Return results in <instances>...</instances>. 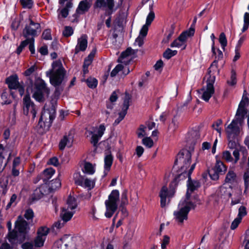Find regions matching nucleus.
I'll return each mask as SVG.
<instances>
[{
    "instance_id": "f704fd0d",
    "label": "nucleus",
    "mask_w": 249,
    "mask_h": 249,
    "mask_svg": "<svg viewBox=\"0 0 249 249\" xmlns=\"http://www.w3.org/2000/svg\"><path fill=\"white\" fill-rule=\"evenodd\" d=\"M55 173V170L52 168H48L45 170L42 174L43 180L46 181L50 179Z\"/></svg>"
},
{
    "instance_id": "69168bd1",
    "label": "nucleus",
    "mask_w": 249,
    "mask_h": 249,
    "mask_svg": "<svg viewBox=\"0 0 249 249\" xmlns=\"http://www.w3.org/2000/svg\"><path fill=\"white\" fill-rule=\"evenodd\" d=\"M241 219H240V218L236 217L232 222L231 226V230H234L235 229L239 224V223L241 222Z\"/></svg>"
},
{
    "instance_id": "680f3d73",
    "label": "nucleus",
    "mask_w": 249,
    "mask_h": 249,
    "mask_svg": "<svg viewBox=\"0 0 249 249\" xmlns=\"http://www.w3.org/2000/svg\"><path fill=\"white\" fill-rule=\"evenodd\" d=\"M42 36L45 40L52 39L51 30L49 29L45 30L42 33Z\"/></svg>"
},
{
    "instance_id": "aec40b11",
    "label": "nucleus",
    "mask_w": 249,
    "mask_h": 249,
    "mask_svg": "<svg viewBox=\"0 0 249 249\" xmlns=\"http://www.w3.org/2000/svg\"><path fill=\"white\" fill-rule=\"evenodd\" d=\"M129 100L128 99H125L124 101L122 110L119 113V117L115 120L114 125L118 124L120 122L123 120L127 113V110L129 107Z\"/></svg>"
},
{
    "instance_id": "774afa93",
    "label": "nucleus",
    "mask_w": 249,
    "mask_h": 249,
    "mask_svg": "<svg viewBox=\"0 0 249 249\" xmlns=\"http://www.w3.org/2000/svg\"><path fill=\"white\" fill-rule=\"evenodd\" d=\"M61 186L60 180L59 178H56L54 180L52 181V187L53 189L59 188Z\"/></svg>"
},
{
    "instance_id": "09e8293b",
    "label": "nucleus",
    "mask_w": 249,
    "mask_h": 249,
    "mask_svg": "<svg viewBox=\"0 0 249 249\" xmlns=\"http://www.w3.org/2000/svg\"><path fill=\"white\" fill-rule=\"evenodd\" d=\"M9 95L8 94V93L5 91L4 90L1 95V98L2 100V104H9L11 103V101L10 99H9Z\"/></svg>"
},
{
    "instance_id": "0eeeda50",
    "label": "nucleus",
    "mask_w": 249,
    "mask_h": 249,
    "mask_svg": "<svg viewBox=\"0 0 249 249\" xmlns=\"http://www.w3.org/2000/svg\"><path fill=\"white\" fill-rule=\"evenodd\" d=\"M55 115V110L53 107L47 108L45 106L38 122V126L44 130H48L51 126Z\"/></svg>"
},
{
    "instance_id": "7ed1b4c3",
    "label": "nucleus",
    "mask_w": 249,
    "mask_h": 249,
    "mask_svg": "<svg viewBox=\"0 0 249 249\" xmlns=\"http://www.w3.org/2000/svg\"><path fill=\"white\" fill-rule=\"evenodd\" d=\"M134 50L131 48H127L125 51L123 52L121 56L118 58V62L122 63L118 64L111 71L110 76L114 77L118 74L121 77L125 76L130 72V70L127 65L133 57V55L135 53Z\"/></svg>"
},
{
    "instance_id": "2f4dec72",
    "label": "nucleus",
    "mask_w": 249,
    "mask_h": 249,
    "mask_svg": "<svg viewBox=\"0 0 249 249\" xmlns=\"http://www.w3.org/2000/svg\"><path fill=\"white\" fill-rule=\"evenodd\" d=\"M175 25L174 24H172L168 31H167V34L165 35V37L163 39L162 42L163 43H167L169 42V40H170L174 32V29H175Z\"/></svg>"
},
{
    "instance_id": "6e6552de",
    "label": "nucleus",
    "mask_w": 249,
    "mask_h": 249,
    "mask_svg": "<svg viewBox=\"0 0 249 249\" xmlns=\"http://www.w3.org/2000/svg\"><path fill=\"white\" fill-rule=\"evenodd\" d=\"M75 238L71 235H65L54 243L58 249H76Z\"/></svg>"
},
{
    "instance_id": "473e14b6",
    "label": "nucleus",
    "mask_w": 249,
    "mask_h": 249,
    "mask_svg": "<svg viewBox=\"0 0 249 249\" xmlns=\"http://www.w3.org/2000/svg\"><path fill=\"white\" fill-rule=\"evenodd\" d=\"M241 105L238 106V109L234 119L238 120L240 123L243 119L245 114L246 113L245 108L243 107H241Z\"/></svg>"
},
{
    "instance_id": "49530a36",
    "label": "nucleus",
    "mask_w": 249,
    "mask_h": 249,
    "mask_svg": "<svg viewBox=\"0 0 249 249\" xmlns=\"http://www.w3.org/2000/svg\"><path fill=\"white\" fill-rule=\"evenodd\" d=\"M235 173L232 171H229L226 175L225 181L227 183H232L235 179Z\"/></svg>"
},
{
    "instance_id": "37998d69",
    "label": "nucleus",
    "mask_w": 249,
    "mask_h": 249,
    "mask_svg": "<svg viewBox=\"0 0 249 249\" xmlns=\"http://www.w3.org/2000/svg\"><path fill=\"white\" fill-rule=\"evenodd\" d=\"M177 53V51L176 50H172L170 49H167L164 52L163 54V56L164 58L169 59L172 57L175 56Z\"/></svg>"
},
{
    "instance_id": "f3484780",
    "label": "nucleus",
    "mask_w": 249,
    "mask_h": 249,
    "mask_svg": "<svg viewBox=\"0 0 249 249\" xmlns=\"http://www.w3.org/2000/svg\"><path fill=\"white\" fill-rule=\"evenodd\" d=\"M29 229L27 222L21 216H19L15 222V230L20 233H25Z\"/></svg>"
},
{
    "instance_id": "13d9d810",
    "label": "nucleus",
    "mask_w": 249,
    "mask_h": 249,
    "mask_svg": "<svg viewBox=\"0 0 249 249\" xmlns=\"http://www.w3.org/2000/svg\"><path fill=\"white\" fill-rule=\"evenodd\" d=\"M94 57V54L90 53L85 59L83 66L88 67L91 63Z\"/></svg>"
},
{
    "instance_id": "423d86ee",
    "label": "nucleus",
    "mask_w": 249,
    "mask_h": 249,
    "mask_svg": "<svg viewBox=\"0 0 249 249\" xmlns=\"http://www.w3.org/2000/svg\"><path fill=\"white\" fill-rule=\"evenodd\" d=\"M119 198L120 193L117 190H113L109 194L108 199L105 202L106 209L105 215L106 217L110 218L116 211Z\"/></svg>"
},
{
    "instance_id": "e433bc0d",
    "label": "nucleus",
    "mask_w": 249,
    "mask_h": 249,
    "mask_svg": "<svg viewBox=\"0 0 249 249\" xmlns=\"http://www.w3.org/2000/svg\"><path fill=\"white\" fill-rule=\"evenodd\" d=\"M242 151L243 153H245L246 154H247V150L245 149V148L243 147H241L239 149H236L234 150L233 152V155L234 157V163H236L237 162V161L239 160L240 158V154L239 152Z\"/></svg>"
},
{
    "instance_id": "3c124183",
    "label": "nucleus",
    "mask_w": 249,
    "mask_h": 249,
    "mask_svg": "<svg viewBox=\"0 0 249 249\" xmlns=\"http://www.w3.org/2000/svg\"><path fill=\"white\" fill-rule=\"evenodd\" d=\"M29 44L28 38H26L25 40L22 41L16 50V53L19 54L23 51L24 48Z\"/></svg>"
},
{
    "instance_id": "bb28decb",
    "label": "nucleus",
    "mask_w": 249,
    "mask_h": 249,
    "mask_svg": "<svg viewBox=\"0 0 249 249\" xmlns=\"http://www.w3.org/2000/svg\"><path fill=\"white\" fill-rule=\"evenodd\" d=\"M7 226L9 232L7 235V239L9 242L12 244H16L17 240V233L15 230L11 231L12 229V223L10 221L7 223Z\"/></svg>"
},
{
    "instance_id": "de8ad7c7",
    "label": "nucleus",
    "mask_w": 249,
    "mask_h": 249,
    "mask_svg": "<svg viewBox=\"0 0 249 249\" xmlns=\"http://www.w3.org/2000/svg\"><path fill=\"white\" fill-rule=\"evenodd\" d=\"M74 32L73 29L71 26H65L62 32L63 36L65 37L71 36Z\"/></svg>"
},
{
    "instance_id": "5fc2aeb1",
    "label": "nucleus",
    "mask_w": 249,
    "mask_h": 249,
    "mask_svg": "<svg viewBox=\"0 0 249 249\" xmlns=\"http://www.w3.org/2000/svg\"><path fill=\"white\" fill-rule=\"evenodd\" d=\"M222 158L227 162H231L233 160L231 153L228 151H225L223 152Z\"/></svg>"
},
{
    "instance_id": "a211bd4d",
    "label": "nucleus",
    "mask_w": 249,
    "mask_h": 249,
    "mask_svg": "<svg viewBox=\"0 0 249 249\" xmlns=\"http://www.w3.org/2000/svg\"><path fill=\"white\" fill-rule=\"evenodd\" d=\"M95 6L97 7H106L107 8V12L109 15H111L113 12V8L114 6L113 0H97Z\"/></svg>"
},
{
    "instance_id": "4d7b16f0",
    "label": "nucleus",
    "mask_w": 249,
    "mask_h": 249,
    "mask_svg": "<svg viewBox=\"0 0 249 249\" xmlns=\"http://www.w3.org/2000/svg\"><path fill=\"white\" fill-rule=\"evenodd\" d=\"M17 198V196L16 194H13L11 196L10 201L7 204V205L6 206V209H9L11 207V206L12 205H14V206L16 205V204L17 203V201H16Z\"/></svg>"
},
{
    "instance_id": "bf43d9fd",
    "label": "nucleus",
    "mask_w": 249,
    "mask_h": 249,
    "mask_svg": "<svg viewBox=\"0 0 249 249\" xmlns=\"http://www.w3.org/2000/svg\"><path fill=\"white\" fill-rule=\"evenodd\" d=\"M247 214L246 209L245 207L241 206L238 210V214L237 217L240 218L242 220V217Z\"/></svg>"
},
{
    "instance_id": "6ab92c4d",
    "label": "nucleus",
    "mask_w": 249,
    "mask_h": 249,
    "mask_svg": "<svg viewBox=\"0 0 249 249\" xmlns=\"http://www.w3.org/2000/svg\"><path fill=\"white\" fill-rule=\"evenodd\" d=\"M87 36L85 35H82L77 40V43L74 49L75 54L78 53L80 51H84L87 48L88 40Z\"/></svg>"
},
{
    "instance_id": "f257e3e1",
    "label": "nucleus",
    "mask_w": 249,
    "mask_h": 249,
    "mask_svg": "<svg viewBox=\"0 0 249 249\" xmlns=\"http://www.w3.org/2000/svg\"><path fill=\"white\" fill-rule=\"evenodd\" d=\"M191 159V152L186 149H183L178 154L175 161V164L178 165L180 167L178 176L175 178V181H178L184 179L186 178H188L186 197L183 199L187 201H190L191 193L200 186L198 181L191 180V175L196 166V163H193L190 166Z\"/></svg>"
},
{
    "instance_id": "72a5a7b5",
    "label": "nucleus",
    "mask_w": 249,
    "mask_h": 249,
    "mask_svg": "<svg viewBox=\"0 0 249 249\" xmlns=\"http://www.w3.org/2000/svg\"><path fill=\"white\" fill-rule=\"evenodd\" d=\"M218 194L221 196H224L225 197H231V188L230 187H227L225 186H222L219 189Z\"/></svg>"
},
{
    "instance_id": "864d4df0",
    "label": "nucleus",
    "mask_w": 249,
    "mask_h": 249,
    "mask_svg": "<svg viewBox=\"0 0 249 249\" xmlns=\"http://www.w3.org/2000/svg\"><path fill=\"white\" fill-rule=\"evenodd\" d=\"M142 143L148 148H151L153 145V141L150 137H146L142 139Z\"/></svg>"
},
{
    "instance_id": "58836bf2",
    "label": "nucleus",
    "mask_w": 249,
    "mask_h": 249,
    "mask_svg": "<svg viewBox=\"0 0 249 249\" xmlns=\"http://www.w3.org/2000/svg\"><path fill=\"white\" fill-rule=\"evenodd\" d=\"M188 138L190 140L195 141L200 138V134L197 130H192L188 134Z\"/></svg>"
},
{
    "instance_id": "4be33fe9",
    "label": "nucleus",
    "mask_w": 249,
    "mask_h": 249,
    "mask_svg": "<svg viewBox=\"0 0 249 249\" xmlns=\"http://www.w3.org/2000/svg\"><path fill=\"white\" fill-rule=\"evenodd\" d=\"M6 83L10 89H16L19 87L20 84L18 82V77L17 75H11L6 79Z\"/></svg>"
},
{
    "instance_id": "6e6d98bb",
    "label": "nucleus",
    "mask_w": 249,
    "mask_h": 249,
    "mask_svg": "<svg viewBox=\"0 0 249 249\" xmlns=\"http://www.w3.org/2000/svg\"><path fill=\"white\" fill-rule=\"evenodd\" d=\"M20 2L24 8H31L33 5V0H20Z\"/></svg>"
},
{
    "instance_id": "f8f14e48",
    "label": "nucleus",
    "mask_w": 249,
    "mask_h": 249,
    "mask_svg": "<svg viewBox=\"0 0 249 249\" xmlns=\"http://www.w3.org/2000/svg\"><path fill=\"white\" fill-rule=\"evenodd\" d=\"M214 82V77L210 76V78L207 80L206 87L201 89L202 92L201 98L206 102L209 100L214 93V89L213 85Z\"/></svg>"
},
{
    "instance_id": "39448f33",
    "label": "nucleus",
    "mask_w": 249,
    "mask_h": 249,
    "mask_svg": "<svg viewBox=\"0 0 249 249\" xmlns=\"http://www.w3.org/2000/svg\"><path fill=\"white\" fill-rule=\"evenodd\" d=\"M195 205L191 201L181 200L178 204V209L174 213V219L178 224L181 225L184 220L188 218V213Z\"/></svg>"
},
{
    "instance_id": "79ce46f5",
    "label": "nucleus",
    "mask_w": 249,
    "mask_h": 249,
    "mask_svg": "<svg viewBox=\"0 0 249 249\" xmlns=\"http://www.w3.org/2000/svg\"><path fill=\"white\" fill-rule=\"evenodd\" d=\"M171 47L182 48V50L186 48V44L183 43L178 38L175 40L170 45Z\"/></svg>"
},
{
    "instance_id": "4c0bfd02",
    "label": "nucleus",
    "mask_w": 249,
    "mask_h": 249,
    "mask_svg": "<svg viewBox=\"0 0 249 249\" xmlns=\"http://www.w3.org/2000/svg\"><path fill=\"white\" fill-rule=\"evenodd\" d=\"M243 26L242 28V32L244 33L247 31L249 27V13L245 12L243 17Z\"/></svg>"
},
{
    "instance_id": "9b49d317",
    "label": "nucleus",
    "mask_w": 249,
    "mask_h": 249,
    "mask_svg": "<svg viewBox=\"0 0 249 249\" xmlns=\"http://www.w3.org/2000/svg\"><path fill=\"white\" fill-rule=\"evenodd\" d=\"M40 32V25L30 20V24L27 25L23 31V36L26 38H31L37 36V32Z\"/></svg>"
},
{
    "instance_id": "ddd939ff",
    "label": "nucleus",
    "mask_w": 249,
    "mask_h": 249,
    "mask_svg": "<svg viewBox=\"0 0 249 249\" xmlns=\"http://www.w3.org/2000/svg\"><path fill=\"white\" fill-rule=\"evenodd\" d=\"M73 178L76 184L81 186L88 190L93 188L95 185V180L88 178L82 177L79 173H75Z\"/></svg>"
},
{
    "instance_id": "a878e982",
    "label": "nucleus",
    "mask_w": 249,
    "mask_h": 249,
    "mask_svg": "<svg viewBox=\"0 0 249 249\" xmlns=\"http://www.w3.org/2000/svg\"><path fill=\"white\" fill-rule=\"evenodd\" d=\"M113 160V156L111 154H107L104 158V176H106L109 171L111 166L112 164Z\"/></svg>"
},
{
    "instance_id": "7c9ffc66",
    "label": "nucleus",
    "mask_w": 249,
    "mask_h": 249,
    "mask_svg": "<svg viewBox=\"0 0 249 249\" xmlns=\"http://www.w3.org/2000/svg\"><path fill=\"white\" fill-rule=\"evenodd\" d=\"M77 202L75 197L69 196L67 201V204L65 207L67 209H68L71 211H74V210L77 207Z\"/></svg>"
},
{
    "instance_id": "ea45409f",
    "label": "nucleus",
    "mask_w": 249,
    "mask_h": 249,
    "mask_svg": "<svg viewBox=\"0 0 249 249\" xmlns=\"http://www.w3.org/2000/svg\"><path fill=\"white\" fill-rule=\"evenodd\" d=\"M218 40L222 50L224 51L225 47L227 45V40L226 35L224 33H221L220 34Z\"/></svg>"
},
{
    "instance_id": "8fccbe9b",
    "label": "nucleus",
    "mask_w": 249,
    "mask_h": 249,
    "mask_svg": "<svg viewBox=\"0 0 249 249\" xmlns=\"http://www.w3.org/2000/svg\"><path fill=\"white\" fill-rule=\"evenodd\" d=\"M86 82L88 86L91 89L96 88L98 84V81L94 78H88Z\"/></svg>"
},
{
    "instance_id": "c756f323",
    "label": "nucleus",
    "mask_w": 249,
    "mask_h": 249,
    "mask_svg": "<svg viewBox=\"0 0 249 249\" xmlns=\"http://www.w3.org/2000/svg\"><path fill=\"white\" fill-rule=\"evenodd\" d=\"M195 33V30L192 28H190L189 30L186 31L182 33L178 37L183 43L186 44V41L188 37L193 36Z\"/></svg>"
},
{
    "instance_id": "f03ea898",
    "label": "nucleus",
    "mask_w": 249,
    "mask_h": 249,
    "mask_svg": "<svg viewBox=\"0 0 249 249\" xmlns=\"http://www.w3.org/2000/svg\"><path fill=\"white\" fill-rule=\"evenodd\" d=\"M27 92L28 94L26 95L23 99L24 113L28 115L30 113L32 115V117L35 118L36 114V107L31 100L30 93H33V97L36 100L41 102L43 100L44 95H48L49 94L50 90L42 79L37 78L34 82L30 81L27 88Z\"/></svg>"
},
{
    "instance_id": "393cba45",
    "label": "nucleus",
    "mask_w": 249,
    "mask_h": 249,
    "mask_svg": "<svg viewBox=\"0 0 249 249\" xmlns=\"http://www.w3.org/2000/svg\"><path fill=\"white\" fill-rule=\"evenodd\" d=\"M75 211H71L64 207L62 209L60 216L64 222H68L72 218Z\"/></svg>"
},
{
    "instance_id": "338daca9",
    "label": "nucleus",
    "mask_w": 249,
    "mask_h": 249,
    "mask_svg": "<svg viewBox=\"0 0 249 249\" xmlns=\"http://www.w3.org/2000/svg\"><path fill=\"white\" fill-rule=\"evenodd\" d=\"M170 238L167 235H164L163 236V239L162 240L161 247L162 249H165L166 248V246L169 244V243Z\"/></svg>"
},
{
    "instance_id": "603ef678",
    "label": "nucleus",
    "mask_w": 249,
    "mask_h": 249,
    "mask_svg": "<svg viewBox=\"0 0 249 249\" xmlns=\"http://www.w3.org/2000/svg\"><path fill=\"white\" fill-rule=\"evenodd\" d=\"M146 128L147 127L143 125H141L140 126L137 132V134L139 138H142L146 135V133L145 132Z\"/></svg>"
},
{
    "instance_id": "5701e85b",
    "label": "nucleus",
    "mask_w": 249,
    "mask_h": 249,
    "mask_svg": "<svg viewBox=\"0 0 249 249\" xmlns=\"http://www.w3.org/2000/svg\"><path fill=\"white\" fill-rule=\"evenodd\" d=\"M91 6V1L84 0L81 1L76 9V12L78 14H84L88 11Z\"/></svg>"
},
{
    "instance_id": "dca6fc26",
    "label": "nucleus",
    "mask_w": 249,
    "mask_h": 249,
    "mask_svg": "<svg viewBox=\"0 0 249 249\" xmlns=\"http://www.w3.org/2000/svg\"><path fill=\"white\" fill-rule=\"evenodd\" d=\"M49 231V229L46 227H41L38 230L37 236L35 240V245L36 247H40L43 246Z\"/></svg>"
},
{
    "instance_id": "1a4fd4ad",
    "label": "nucleus",
    "mask_w": 249,
    "mask_h": 249,
    "mask_svg": "<svg viewBox=\"0 0 249 249\" xmlns=\"http://www.w3.org/2000/svg\"><path fill=\"white\" fill-rule=\"evenodd\" d=\"M106 130L104 124H101L99 127H93L90 130H88L87 133L91 135L90 142L93 146H96L100 139L101 138Z\"/></svg>"
},
{
    "instance_id": "412c9836",
    "label": "nucleus",
    "mask_w": 249,
    "mask_h": 249,
    "mask_svg": "<svg viewBox=\"0 0 249 249\" xmlns=\"http://www.w3.org/2000/svg\"><path fill=\"white\" fill-rule=\"evenodd\" d=\"M73 142V137L71 135L69 134L63 137V139L59 142V149L63 150L66 146L70 147L71 146Z\"/></svg>"
},
{
    "instance_id": "c85d7f7f",
    "label": "nucleus",
    "mask_w": 249,
    "mask_h": 249,
    "mask_svg": "<svg viewBox=\"0 0 249 249\" xmlns=\"http://www.w3.org/2000/svg\"><path fill=\"white\" fill-rule=\"evenodd\" d=\"M82 171L85 173L92 175L95 171V164H92L89 162H85L84 164Z\"/></svg>"
},
{
    "instance_id": "b1692460",
    "label": "nucleus",
    "mask_w": 249,
    "mask_h": 249,
    "mask_svg": "<svg viewBox=\"0 0 249 249\" xmlns=\"http://www.w3.org/2000/svg\"><path fill=\"white\" fill-rule=\"evenodd\" d=\"M47 189V186L45 184L40 186L39 187L36 189L33 193V199L37 200L41 198L43 195L46 193Z\"/></svg>"
},
{
    "instance_id": "c03bdc74",
    "label": "nucleus",
    "mask_w": 249,
    "mask_h": 249,
    "mask_svg": "<svg viewBox=\"0 0 249 249\" xmlns=\"http://www.w3.org/2000/svg\"><path fill=\"white\" fill-rule=\"evenodd\" d=\"M128 204L127 198V191L124 190L121 195L120 206L124 207Z\"/></svg>"
},
{
    "instance_id": "e2e57ef3",
    "label": "nucleus",
    "mask_w": 249,
    "mask_h": 249,
    "mask_svg": "<svg viewBox=\"0 0 249 249\" xmlns=\"http://www.w3.org/2000/svg\"><path fill=\"white\" fill-rule=\"evenodd\" d=\"M244 184L245 186V191L249 186V171L245 173L244 176Z\"/></svg>"
},
{
    "instance_id": "c9c22d12",
    "label": "nucleus",
    "mask_w": 249,
    "mask_h": 249,
    "mask_svg": "<svg viewBox=\"0 0 249 249\" xmlns=\"http://www.w3.org/2000/svg\"><path fill=\"white\" fill-rule=\"evenodd\" d=\"M215 52L216 54H214L213 53V55L215 56V60L213 62V64L211 65V67L215 66L216 68L217 61L221 59L223 56V53L221 50H219V49H215Z\"/></svg>"
},
{
    "instance_id": "9d476101",
    "label": "nucleus",
    "mask_w": 249,
    "mask_h": 249,
    "mask_svg": "<svg viewBox=\"0 0 249 249\" xmlns=\"http://www.w3.org/2000/svg\"><path fill=\"white\" fill-rule=\"evenodd\" d=\"M216 162L214 166L209 171V174L213 180H217L219 178V175L223 174L226 171L227 168L216 156Z\"/></svg>"
},
{
    "instance_id": "a18cd8bd",
    "label": "nucleus",
    "mask_w": 249,
    "mask_h": 249,
    "mask_svg": "<svg viewBox=\"0 0 249 249\" xmlns=\"http://www.w3.org/2000/svg\"><path fill=\"white\" fill-rule=\"evenodd\" d=\"M233 139H229V142L228 144V147L229 148L235 150L236 149H239L242 147L238 142H235Z\"/></svg>"
},
{
    "instance_id": "cd10ccee",
    "label": "nucleus",
    "mask_w": 249,
    "mask_h": 249,
    "mask_svg": "<svg viewBox=\"0 0 249 249\" xmlns=\"http://www.w3.org/2000/svg\"><path fill=\"white\" fill-rule=\"evenodd\" d=\"M160 206L161 207H164L166 204V198L169 196L168 189L166 186H163L160 193Z\"/></svg>"
},
{
    "instance_id": "a19ab883",
    "label": "nucleus",
    "mask_w": 249,
    "mask_h": 249,
    "mask_svg": "<svg viewBox=\"0 0 249 249\" xmlns=\"http://www.w3.org/2000/svg\"><path fill=\"white\" fill-rule=\"evenodd\" d=\"M72 7V3L71 1H69L66 4V7L63 8L60 12L61 16L65 18L69 14V9Z\"/></svg>"
},
{
    "instance_id": "052dcab7",
    "label": "nucleus",
    "mask_w": 249,
    "mask_h": 249,
    "mask_svg": "<svg viewBox=\"0 0 249 249\" xmlns=\"http://www.w3.org/2000/svg\"><path fill=\"white\" fill-rule=\"evenodd\" d=\"M28 42L29 44V50L31 52L32 54H34L35 53V49L34 47V42L35 39L33 37H31V38H28Z\"/></svg>"
},
{
    "instance_id": "0e129e2a",
    "label": "nucleus",
    "mask_w": 249,
    "mask_h": 249,
    "mask_svg": "<svg viewBox=\"0 0 249 249\" xmlns=\"http://www.w3.org/2000/svg\"><path fill=\"white\" fill-rule=\"evenodd\" d=\"M24 217L28 220L31 219L34 217V212L32 209H28L25 211Z\"/></svg>"
},
{
    "instance_id": "4468645a",
    "label": "nucleus",
    "mask_w": 249,
    "mask_h": 249,
    "mask_svg": "<svg viewBox=\"0 0 249 249\" xmlns=\"http://www.w3.org/2000/svg\"><path fill=\"white\" fill-rule=\"evenodd\" d=\"M240 124L238 120L233 119L232 122L225 128V132L228 139H234L240 132L239 124Z\"/></svg>"
},
{
    "instance_id": "20e7f679",
    "label": "nucleus",
    "mask_w": 249,
    "mask_h": 249,
    "mask_svg": "<svg viewBox=\"0 0 249 249\" xmlns=\"http://www.w3.org/2000/svg\"><path fill=\"white\" fill-rule=\"evenodd\" d=\"M66 71L60 60H56L52 64V69L46 72L50 78V83L54 87L61 85L64 80Z\"/></svg>"
},
{
    "instance_id": "2eb2a0df",
    "label": "nucleus",
    "mask_w": 249,
    "mask_h": 249,
    "mask_svg": "<svg viewBox=\"0 0 249 249\" xmlns=\"http://www.w3.org/2000/svg\"><path fill=\"white\" fill-rule=\"evenodd\" d=\"M153 3L149 4L150 12L146 18V23L143 25L140 30L139 36L145 37L147 35L148 30V26L151 24L155 18L154 12L152 11Z\"/></svg>"
}]
</instances>
